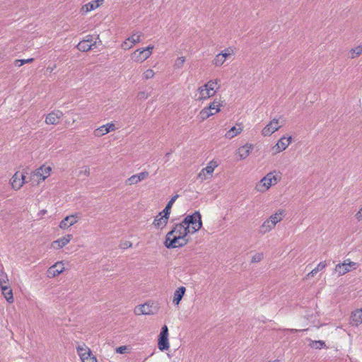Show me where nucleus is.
Here are the masks:
<instances>
[{
  "mask_svg": "<svg viewBox=\"0 0 362 362\" xmlns=\"http://www.w3.org/2000/svg\"><path fill=\"white\" fill-rule=\"evenodd\" d=\"M188 233L189 232L183 221L175 224L173 228L166 235L165 246L167 248H176L185 245L188 242V239L186 238Z\"/></svg>",
  "mask_w": 362,
  "mask_h": 362,
  "instance_id": "nucleus-1",
  "label": "nucleus"
},
{
  "mask_svg": "<svg viewBox=\"0 0 362 362\" xmlns=\"http://www.w3.org/2000/svg\"><path fill=\"white\" fill-rule=\"evenodd\" d=\"M183 223L186 226L189 233H196L202 226L200 213L195 211L193 214L187 216L183 220Z\"/></svg>",
  "mask_w": 362,
  "mask_h": 362,
  "instance_id": "nucleus-2",
  "label": "nucleus"
},
{
  "mask_svg": "<svg viewBox=\"0 0 362 362\" xmlns=\"http://www.w3.org/2000/svg\"><path fill=\"white\" fill-rule=\"evenodd\" d=\"M280 180V177L274 174V173H269L267 174L256 185V189L260 192H264L274 185H276Z\"/></svg>",
  "mask_w": 362,
  "mask_h": 362,
  "instance_id": "nucleus-3",
  "label": "nucleus"
},
{
  "mask_svg": "<svg viewBox=\"0 0 362 362\" xmlns=\"http://www.w3.org/2000/svg\"><path fill=\"white\" fill-rule=\"evenodd\" d=\"M220 111V103L219 102L214 100L211 103L208 107L202 109L198 117L200 121H204L209 118L210 116L215 115Z\"/></svg>",
  "mask_w": 362,
  "mask_h": 362,
  "instance_id": "nucleus-4",
  "label": "nucleus"
},
{
  "mask_svg": "<svg viewBox=\"0 0 362 362\" xmlns=\"http://www.w3.org/2000/svg\"><path fill=\"white\" fill-rule=\"evenodd\" d=\"M158 346L160 351L169 349L170 344L168 341V328L167 325H163L158 336Z\"/></svg>",
  "mask_w": 362,
  "mask_h": 362,
  "instance_id": "nucleus-5",
  "label": "nucleus"
},
{
  "mask_svg": "<svg viewBox=\"0 0 362 362\" xmlns=\"http://www.w3.org/2000/svg\"><path fill=\"white\" fill-rule=\"evenodd\" d=\"M357 263L351 262L349 259L344 261L341 264H338L335 267V272L338 273L339 276L344 275L353 269H356Z\"/></svg>",
  "mask_w": 362,
  "mask_h": 362,
  "instance_id": "nucleus-6",
  "label": "nucleus"
},
{
  "mask_svg": "<svg viewBox=\"0 0 362 362\" xmlns=\"http://www.w3.org/2000/svg\"><path fill=\"white\" fill-rule=\"evenodd\" d=\"M79 218L80 216L78 214L67 216L60 221L59 226L61 229H67L76 223Z\"/></svg>",
  "mask_w": 362,
  "mask_h": 362,
  "instance_id": "nucleus-7",
  "label": "nucleus"
},
{
  "mask_svg": "<svg viewBox=\"0 0 362 362\" xmlns=\"http://www.w3.org/2000/svg\"><path fill=\"white\" fill-rule=\"evenodd\" d=\"M281 127L279 124V120L276 119H272L262 131V134L264 136H269L277 131Z\"/></svg>",
  "mask_w": 362,
  "mask_h": 362,
  "instance_id": "nucleus-8",
  "label": "nucleus"
},
{
  "mask_svg": "<svg viewBox=\"0 0 362 362\" xmlns=\"http://www.w3.org/2000/svg\"><path fill=\"white\" fill-rule=\"evenodd\" d=\"M291 139H292L291 136L281 137L278 141V142L276 144V145L274 146L272 148L274 153H277L284 151L291 144Z\"/></svg>",
  "mask_w": 362,
  "mask_h": 362,
  "instance_id": "nucleus-9",
  "label": "nucleus"
},
{
  "mask_svg": "<svg viewBox=\"0 0 362 362\" xmlns=\"http://www.w3.org/2000/svg\"><path fill=\"white\" fill-rule=\"evenodd\" d=\"M63 112L59 110L53 111L49 113L45 118V123L47 124H57L62 117Z\"/></svg>",
  "mask_w": 362,
  "mask_h": 362,
  "instance_id": "nucleus-10",
  "label": "nucleus"
},
{
  "mask_svg": "<svg viewBox=\"0 0 362 362\" xmlns=\"http://www.w3.org/2000/svg\"><path fill=\"white\" fill-rule=\"evenodd\" d=\"M115 129V126L113 123H107L104 124L94 130V135L95 136H102L110 132H112Z\"/></svg>",
  "mask_w": 362,
  "mask_h": 362,
  "instance_id": "nucleus-11",
  "label": "nucleus"
},
{
  "mask_svg": "<svg viewBox=\"0 0 362 362\" xmlns=\"http://www.w3.org/2000/svg\"><path fill=\"white\" fill-rule=\"evenodd\" d=\"M24 182L25 175L19 173L18 172L16 173L11 180L12 188L14 189H19Z\"/></svg>",
  "mask_w": 362,
  "mask_h": 362,
  "instance_id": "nucleus-12",
  "label": "nucleus"
},
{
  "mask_svg": "<svg viewBox=\"0 0 362 362\" xmlns=\"http://www.w3.org/2000/svg\"><path fill=\"white\" fill-rule=\"evenodd\" d=\"M149 57L148 52H146L144 49H138L131 55L132 60L136 62H143Z\"/></svg>",
  "mask_w": 362,
  "mask_h": 362,
  "instance_id": "nucleus-13",
  "label": "nucleus"
},
{
  "mask_svg": "<svg viewBox=\"0 0 362 362\" xmlns=\"http://www.w3.org/2000/svg\"><path fill=\"white\" fill-rule=\"evenodd\" d=\"M147 171L141 172L139 174L133 175L126 180V184L129 185L137 184L139 182L146 179L148 177Z\"/></svg>",
  "mask_w": 362,
  "mask_h": 362,
  "instance_id": "nucleus-14",
  "label": "nucleus"
},
{
  "mask_svg": "<svg viewBox=\"0 0 362 362\" xmlns=\"http://www.w3.org/2000/svg\"><path fill=\"white\" fill-rule=\"evenodd\" d=\"M199 96L197 97V100H206L215 95L214 90H211L205 86H200L198 88Z\"/></svg>",
  "mask_w": 362,
  "mask_h": 362,
  "instance_id": "nucleus-15",
  "label": "nucleus"
},
{
  "mask_svg": "<svg viewBox=\"0 0 362 362\" xmlns=\"http://www.w3.org/2000/svg\"><path fill=\"white\" fill-rule=\"evenodd\" d=\"M168 218L169 216L163 214L162 211L156 216L153 223L155 227L158 228H163L166 226Z\"/></svg>",
  "mask_w": 362,
  "mask_h": 362,
  "instance_id": "nucleus-16",
  "label": "nucleus"
},
{
  "mask_svg": "<svg viewBox=\"0 0 362 362\" xmlns=\"http://www.w3.org/2000/svg\"><path fill=\"white\" fill-rule=\"evenodd\" d=\"M51 170V167L42 165L35 170L34 176H36L40 180H45L49 176Z\"/></svg>",
  "mask_w": 362,
  "mask_h": 362,
  "instance_id": "nucleus-17",
  "label": "nucleus"
},
{
  "mask_svg": "<svg viewBox=\"0 0 362 362\" xmlns=\"http://www.w3.org/2000/svg\"><path fill=\"white\" fill-rule=\"evenodd\" d=\"M64 270V264L59 262L49 268L47 271V275L49 277H54L62 273Z\"/></svg>",
  "mask_w": 362,
  "mask_h": 362,
  "instance_id": "nucleus-18",
  "label": "nucleus"
},
{
  "mask_svg": "<svg viewBox=\"0 0 362 362\" xmlns=\"http://www.w3.org/2000/svg\"><path fill=\"white\" fill-rule=\"evenodd\" d=\"M98 40L100 43H101V40H100L98 35L96 37L93 44H88V40H83L77 45V49L81 52L89 51L90 49H93V47L97 43Z\"/></svg>",
  "mask_w": 362,
  "mask_h": 362,
  "instance_id": "nucleus-19",
  "label": "nucleus"
},
{
  "mask_svg": "<svg viewBox=\"0 0 362 362\" xmlns=\"http://www.w3.org/2000/svg\"><path fill=\"white\" fill-rule=\"evenodd\" d=\"M72 238L73 235L71 234L66 235L65 236L54 241L52 245L54 248H62L66 245Z\"/></svg>",
  "mask_w": 362,
  "mask_h": 362,
  "instance_id": "nucleus-20",
  "label": "nucleus"
},
{
  "mask_svg": "<svg viewBox=\"0 0 362 362\" xmlns=\"http://www.w3.org/2000/svg\"><path fill=\"white\" fill-rule=\"evenodd\" d=\"M134 313L136 315H151L153 311L149 304L145 303L135 308Z\"/></svg>",
  "mask_w": 362,
  "mask_h": 362,
  "instance_id": "nucleus-21",
  "label": "nucleus"
},
{
  "mask_svg": "<svg viewBox=\"0 0 362 362\" xmlns=\"http://www.w3.org/2000/svg\"><path fill=\"white\" fill-rule=\"evenodd\" d=\"M186 291L185 286H180L176 289L174 292L173 303L174 305H177L180 304L182 297L184 296Z\"/></svg>",
  "mask_w": 362,
  "mask_h": 362,
  "instance_id": "nucleus-22",
  "label": "nucleus"
},
{
  "mask_svg": "<svg viewBox=\"0 0 362 362\" xmlns=\"http://www.w3.org/2000/svg\"><path fill=\"white\" fill-rule=\"evenodd\" d=\"M253 146L252 144H246L238 148V153L241 159H245L250 155Z\"/></svg>",
  "mask_w": 362,
  "mask_h": 362,
  "instance_id": "nucleus-23",
  "label": "nucleus"
},
{
  "mask_svg": "<svg viewBox=\"0 0 362 362\" xmlns=\"http://www.w3.org/2000/svg\"><path fill=\"white\" fill-rule=\"evenodd\" d=\"M103 0H94L82 6L81 10L85 13L95 10L103 3Z\"/></svg>",
  "mask_w": 362,
  "mask_h": 362,
  "instance_id": "nucleus-24",
  "label": "nucleus"
},
{
  "mask_svg": "<svg viewBox=\"0 0 362 362\" xmlns=\"http://www.w3.org/2000/svg\"><path fill=\"white\" fill-rule=\"evenodd\" d=\"M351 321L353 325L358 326L362 323V308L357 309L352 312L351 315Z\"/></svg>",
  "mask_w": 362,
  "mask_h": 362,
  "instance_id": "nucleus-25",
  "label": "nucleus"
},
{
  "mask_svg": "<svg viewBox=\"0 0 362 362\" xmlns=\"http://www.w3.org/2000/svg\"><path fill=\"white\" fill-rule=\"evenodd\" d=\"M286 215V211L284 209H279L275 214L269 216V220L276 226L279 223Z\"/></svg>",
  "mask_w": 362,
  "mask_h": 362,
  "instance_id": "nucleus-26",
  "label": "nucleus"
},
{
  "mask_svg": "<svg viewBox=\"0 0 362 362\" xmlns=\"http://www.w3.org/2000/svg\"><path fill=\"white\" fill-rule=\"evenodd\" d=\"M1 289V292L6 300L11 303L13 302V291L12 289L7 285V286H2L0 287Z\"/></svg>",
  "mask_w": 362,
  "mask_h": 362,
  "instance_id": "nucleus-27",
  "label": "nucleus"
},
{
  "mask_svg": "<svg viewBox=\"0 0 362 362\" xmlns=\"http://www.w3.org/2000/svg\"><path fill=\"white\" fill-rule=\"evenodd\" d=\"M275 226L272 222V220L269 218L267 219L263 222L259 228V233L262 234H265L269 231H271L273 228H274Z\"/></svg>",
  "mask_w": 362,
  "mask_h": 362,
  "instance_id": "nucleus-28",
  "label": "nucleus"
},
{
  "mask_svg": "<svg viewBox=\"0 0 362 362\" xmlns=\"http://www.w3.org/2000/svg\"><path fill=\"white\" fill-rule=\"evenodd\" d=\"M243 131V127L242 125L237 124V126H234L232 128H230L226 133V137L228 139H232L234 136H237L241 132Z\"/></svg>",
  "mask_w": 362,
  "mask_h": 362,
  "instance_id": "nucleus-29",
  "label": "nucleus"
},
{
  "mask_svg": "<svg viewBox=\"0 0 362 362\" xmlns=\"http://www.w3.org/2000/svg\"><path fill=\"white\" fill-rule=\"evenodd\" d=\"M178 194H176L173 196L170 200L168 202L167 205L165 206V209L163 210V213L170 216V209L172 208L173 204L175 202V200L177 199Z\"/></svg>",
  "mask_w": 362,
  "mask_h": 362,
  "instance_id": "nucleus-30",
  "label": "nucleus"
},
{
  "mask_svg": "<svg viewBox=\"0 0 362 362\" xmlns=\"http://www.w3.org/2000/svg\"><path fill=\"white\" fill-rule=\"evenodd\" d=\"M326 262H320L317 267L313 269L308 274V276H314L318 272L322 270L326 267Z\"/></svg>",
  "mask_w": 362,
  "mask_h": 362,
  "instance_id": "nucleus-31",
  "label": "nucleus"
},
{
  "mask_svg": "<svg viewBox=\"0 0 362 362\" xmlns=\"http://www.w3.org/2000/svg\"><path fill=\"white\" fill-rule=\"evenodd\" d=\"M8 283V278L7 274L4 272L3 267L0 268V287L2 286H7Z\"/></svg>",
  "mask_w": 362,
  "mask_h": 362,
  "instance_id": "nucleus-32",
  "label": "nucleus"
},
{
  "mask_svg": "<svg viewBox=\"0 0 362 362\" xmlns=\"http://www.w3.org/2000/svg\"><path fill=\"white\" fill-rule=\"evenodd\" d=\"M362 53V46L358 45L355 48H353L349 52V57L351 59H354L358 57Z\"/></svg>",
  "mask_w": 362,
  "mask_h": 362,
  "instance_id": "nucleus-33",
  "label": "nucleus"
},
{
  "mask_svg": "<svg viewBox=\"0 0 362 362\" xmlns=\"http://www.w3.org/2000/svg\"><path fill=\"white\" fill-rule=\"evenodd\" d=\"M218 80H210L208 81L204 86L205 87L209 88L211 90H214L215 93H216L217 90L219 88V86L218 85Z\"/></svg>",
  "mask_w": 362,
  "mask_h": 362,
  "instance_id": "nucleus-34",
  "label": "nucleus"
},
{
  "mask_svg": "<svg viewBox=\"0 0 362 362\" xmlns=\"http://www.w3.org/2000/svg\"><path fill=\"white\" fill-rule=\"evenodd\" d=\"M217 166L216 162L211 161L206 168H203L208 175L212 177V173L214 171L215 168Z\"/></svg>",
  "mask_w": 362,
  "mask_h": 362,
  "instance_id": "nucleus-35",
  "label": "nucleus"
},
{
  "mask_svg": "<svg viewBox=\"0 0 362 362\" xmlns=\"http://www.w3.org/2000/svg\"><path fill=\"white\" fill-rule=\"evenodd\" d=\"M225 62H226V59L223 58V55L221 53H219L216 55L215 58L213 60V64L216 66H220Z\"/></svg>",
  "mask_w": 362,
  "mask_h": 362,
  "instance_id": "nucleus-36",
  "label": "nucleus"
},
{
  "mask_svg": "<svg viewBox=\"0 0 362 362\" xmlns=\"http://www.w3.org/2000/svg\"><path fill=\"white\" fill-rule=\"evenodd\" d=\"M127 40L130 42L133 45L138 43L141 40V34H139L138 33H134L129 37H127Z\"/></svg>",
  "mask_w": 362,
  "mask_h": 362,
  "instance_id": "nucleus-37",
  "label": "nucleus"
},
{
  "mask_svg": "<svg viewBox=\"0 0 362 362\" xmlns=\"http://www.w3.org/2000/svg\"><path fill=\"white\" fill-rule=\"evenodd\" d=\"M310 346L315 349H320L322 347L325 346V343L324 341L318 340V341H311Z\"/></svg>",
  "mask_w": 362,
  "mask_h": 362,
  "instance_id": "nucleus-38",
  "label": "nucleus"
},
{
  "mask_svg": "<svg viewBox=\"0 0 362 362\" xmlns=\"http://www.w3.org/2000/svg\"><path fill=\"white\" fill-rule=\"evenodd\" d=\"M211 177V176L208 175V174L206 173V171L204 169H202L197 175V180H199L200 182L209 180Z\"/></svg>",
  "mask_w": 362,
  "mask_h": 362,
  "instance_id": "nucleus-39",
  "label": "nucleus"
},
{
  "mask_svg": "<svg viewBox=\"0 0 362 362\" xmlns=\"http://www.w3.org/2000/svg\"><path fill=\"white\" fill-rule=\"evenodd\" d=\"M263 253L262 252H258L256 253L255 255L252 256L251 262L252 263H257L259 262L263 259Z\"/></svg>",
  "mask_w": 362,
  "mask_h": 362,
  "instance_id": "nucleus-40",
  "label": "nucleus"
},
{
  "mask_svg": "<svg viewBox=\"0 0 362 362\" xmlns=\"http://www.w3.org/2000/svg\"><path fill=\"white\" fill-rule=\"evenodd\" d=\"M33 61V58H30V59H16L15 61V65L16 66H23V64H26V63H30V62H32Z\"/></svg>",
  "mask_w": 362,
  "mask_h": 362,
  "instance_id": "nucleus-41",
  "label": "nucleus"
},
{
  "mask_svg": "<svg viewBox=\"0 0 362 362\" xmlns=\"http://www.w3.org/2000/svg\"><path fill=\"white\" fill-rule=\"evenodd\" d=\"M221 54L223 55V58L226 60V59L233 54V50L231 48H227L223 50Z\"/></svg>",
  "mask_w": 362,
  "mask_h": 362,
  "instance_id": "nucleus-42",
  "label": "nucleus"
},
{
  "mask_svg": "<svg viewBox=\"0 0 362 362\" xmlns=\"http://www.w3.org/2000/svg\"><path fill=\"white\" fill-rule=\"evenodd\" d=\"M185 62V57H178L176 59L175 62V66L176 68L180 69V68H181L183 66Z\"/></svg>",
  "mask_w": 362,
  "mask_h": 362,
  "instance_id": "nucleus-43",
  "label": "nucleus"
},
{
  "mask_svg": "<svg viewBox=\"0 0 362 362\" xmlns=\"http://www.w3.org/2000/svg\"><path fill=\"white\" fill-rule=\"evenodd\" d=\"M91 356L92 353L90 349L86 346H84V356H80L81 360L83 361V358H88V357Z\"/></svg>",
  "mask_w": 362,
  "mask_h": 362,
  "instance_id": "nucleus-44",
  "label": "nucleus"
},
{
  "mask_svg": "<svg viewBox=\"0 0 362 362\" xmlns=\"http://www.w3.org/2000/svg\"><path fill=\"white\" fill-rule=\"evenodd\" d=\"M154 76V71L152 70V69H147L144 73V78L145 79H149V78H153Z\"/></svg>",
  "mask_w": 362,
  "mask_h": 362,
  "instance_id": "nucleus-45",
  "label": "nucleus"
},
{
  "mask_svg": "<svg viewBox=\"0 0 362 362\" xmlns=\"http://www.w3.org/2000/svg\"><path fill=\"white\" fill-rule=\"evenodd\" d=\"M121 47L123 49L127 50L132 48L133 47V45L130 43V42L128 41L127 38L126 40L122 43Z\"/></svg>",
  "mask_w": 362,
  "mask_h": 362,
  "instance_id": "nucleus-46",
  "label": "nucleus"
},
{
  "mask_svg": "<svg viewBox=\"0 0 362 362\" xmlns=\"http://www.w3.org/2000/svg\"><path fill=\"white\" fill-rule=\"evenodd\" d=\"M84 344L83 345H78L76 347V351L79 356H84Z\"/></svg>",
  "mask_w": 362,
  "mask_h": 362,
  "instance_id": "nucleus-47",
  "label": "nucleus"
},
{
  "mask_svg": "<svg viewBox=\"0 0 362 362\" xmlns=\"http://www.w3.org/2000/svg\"><path fill=\"white\" fill-rule=\"evenodd\" d=\"M148 97V95L144 91H141L137 95V98L139 100H145Z\"/></svg>",
  "mask_w": 362,
  "mask_h": 362,
  "instance_id": "nucleus-48",
  "label": "nucleus"
},
{
  "mask_svg": "<svg viewBox=\"0 0 362 362\" xmlns=\"http://www.w3.org/2000/svg\"><path fill=\"white\" fill-rule=\"evenodd\" d=\"M83 362H97V358L94 356L88 357V358H83Z\"/></svg>",
  "mask_w": 362,
  "mask_h": 362,
  "instance_id": "nucleus-49",
  "label": "nucleus"
},
{
  "mask_svg": "<svg viewBox=\"0 0 362 362\" xmlns=\"http://www.w3.org/2000/svg\"><path fill=\"white\" fill-rule=\"evenodd\" d=\"M127 350V347L125 346H119L117 349V352L119 354H124Z\"/></svg>",
  "mask_w": 362,
  "mask_h": 362,
  "instance_id": "nucleus-50",
  "label": "nucleus"
},
{
  "mask_svg": "<svg viewBox=\"0 0 362 362\" xmlns=\"http://www.w3.org/2000/svg\"><path fill=\"white\" fill-rule=\"evenodd\" d=\"M153 49V46L149 45L146 48H144V50H146V52H148L149 57L151 56L152 53V50Z\"/></svg>",
  "mask_w": 362,
  "mask_h": 362,
  "instance_id": "nucleus-51",
  "label": "nucleus"
},
{
  "mask_svg": "<svg viewBox=\"0 0 362 362\" xmlns=\"http://www.w3.org/2000/svg\"><path fill=\"white\" fill-rule=\"evenodd\" d=\"M83 40H88V44H93L94 41L93 39V36L91 35H87L86 37V39H84Z\"/></svg>",
  "mask_w": 362,
  "mask_h": 362,
  "instance_id": "nucleus-52",
  "label": "nucleus"
},
{
  "mask_svg": "<svg viewBox=\"0 0 362 362\" xmlns=\"http://www.w3.org/2000/svg\"><path fill=\"white\" fill-rule=\"evenodd\" d=\"M83 173L85 175L88 176L90 175V168L88 166H86L83 171H81V173Z\"/></svg>",
  "mask_w": 362,
  "mask_h": 362,
  "instance_id": "nucleus-53",
  "label": "nucleus"
},
{
  "mask_svg": "<svg viewBox=\"0 0 362 362\" xmlns=\"http://www.w3.org/2000/svg\"><path fill=\"white\" fill-rule=\"evenodd\" d=\"M132 246V243L130 242H125L122 244V248H124V249L131 247Z\"/></svg>",
  "mask_w": 362,
  "mask_h": 362,
  "instance_id": "nucleus-54",
  "label": "nucleus"
},
{
  "mask_svg": "<svg viewBox=\"0 0 362 362\" xmlns=\"http://www.w3.org/2000/svg\"><path fill=\"white\" fill-rule=\"evenodd\" d=\"M305 329H290L288 331L291 333H296L298 332L305 331Z\"/></svg>",
  "mask_w": 362,
  "mask_h": 362,
  "instance_id": "nucleus-55",
  "label": "nucleus"
},
{
  "mask_svg": "<svg viewBox=\"0 0 362 362\" xmlns=\"http://www.w3.org/2000/svg\"><path fill=\"white\" fill-rule=\"evenodd\" d=\"M47 214V210H45V209H42V210H41V211H39V213H38V216H44V215H45V214Z\"/></svg>",
  "mask_w": 362,
  "mask_h": 362,
  "instance_id": "nucleus-56",
  "label": "nucleus"
},
{
  "mask_svg": "<svg viewBox=\"0 0 362 362\" xmlns=\"http://www.w3.org/2000/svg\"><path fill=\"white\" fill-rule=\"evenodd\" d=\"M356 217L358 219L362 218V208L361 210L356 214Z\"/></svg>",
  "mask_w": 362,
  "mask_h": 362,
  "instance_id": "nucleus-57",
  "label": "nucleus"
},
{
  "mask_svg": "<svg viewBox=\"0 0 362 362\" xmlns=\"http://www.w3.org/2000/svg\"><path fill=\"white\" fill-rule=\"evenodd\" d=\"M170 153H167L165 156H166L167 157H169V155H170Z\"/></svg>",
  "mask_w": 362,
  "mask_h": 362,
  "instance_id": "nucleus-58",
  "label": "nucleus"
},
{
  "mask_svg": "<svg viewBox=\"0 0 362 362\" xmlns=\"http://www.w3.org/2000/svg\"><path fill=\"white\" fill-rule=\"evenodd\" d=\"M274 362H279V361H278V360H276V361H274Z\"/></svg>",
  "mask_w": 362,
  "mask_h": 362,
  "instance_id": "nucleus-59",
  "label": "nucleus"
}]
</instances>
